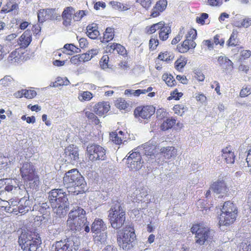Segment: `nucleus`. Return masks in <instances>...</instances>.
<instances>
[{"mask_svg": "<svg viewBox=\"0 0 251 251\" xmlns=\"http://www.w3.org/2000/svg\"><path fill=\"white\" fill-rule=\"evenodd\" d=\"M92 98V94L89 91L83 92L80 93L78 98L80 101H88Z\"/></svg>", "mask_w": 251, "mask_h": 251, "instance_id": "obj_46", "label": "nucleus"}, {"mask_svg": "<svg viewBox=\"0 0 251 251\" xmlns=\"http://www.w3.org/2000/svg\"><path fill=\"white\" fill-rule=\"evenodd\" d=\"M88 14L86 10H79L75 13H74L73 19L75 21H79L82 18Z\"/></svg>", "mask_w": 251, "mask_h": 251, "instance_id": "obj_44", "label": "nucleus"}, {"mask_svg": "<svg viewBox=\"0 0 251 251\" xmlns=\"http://www.w3.org/2000/svg\"><path fill=\"white\" fill-rule=\"evenodd\" d=\"M137 2L140 3L143 7L148 8L151 5V0H137Z\"/></svg>", "mask_w": 251, "mask_h": 251, "instance_id": "obj_64", "label": "nucleus"}, {"mask_svg": "<svg viewBox=\"0 0 251 251\" xmlns=\"http://www.w3.org/2000/svg\"><path fill=\"white\" fill-rule=\"evenodd\" d=\"M63 183L66 188L74 187L79 193L84 192L86 185L84 177L76 169L66 173L63 177Z\"/></svg>", "mask_w": 251, "mask_h": 251, "instance_id": "obj_3", "label": "nucleus"}, {"mask_svg": "<svg viewBox=\"0 0 251 251\" xmlns=\"http://www.w3.org/2000/svg\"><path fill=\"white\" fill-rule=\"evenodd\" d=\"M135 237L134 228L131 226H126L120 231L117 237L118 243L120 248L127 251L135 244Z\"/></svg>", "mask_w": 251, "mask_h": 251, "instance_id": "obj_6", "label": "nucleus"}, {"mask_svg": "<svg viewBox=\"0 0 251 251\" xmlns=\"http://www.w3.org/2000/svg\"><path fill=\"white\" fill-rule=\"evenodd\" d=\"M176 123V120L173 119H167L164 121L161 126V128L163 130H167L171 128Z\"/></svg>", "mask_w": 251, "mask_h": 251, "instance_id": "obj_39", "label": "nucleus"}, {"mask_svg": "<svg viewBox=\"0 0 251 251\" xmlns=\"http://www.w3.org/2000/svg\"><path fill=\"white\" fill-rule=\"evenodd\" d=\"M233 25L238 28H248L251 25V18L249 17H246L241 21L235 20L233 22Z\"/></svg>", "mask_w": 251, "mask_h": 251, "instance_id": "obj_31", "label": "nucleus"}, {"mask_svg": "<svg viewBox=\"0 0 251 251\" xmlns=\"http://www.w3.org/2000/svg\"><path fill=\"white\" fill-rule=\"evenodd\" d=\"M98 234H100L96 237V240L100 242L101 243H104L105 241H106L107 238L106 232L105 231H102L100 233H99Z\"/></svg>", "mask_w": 251, "mask_h": 251, "instance_id": "obj_53", "label": "nucleus"}, {"mask_svg": "<svg viewBox=\"0 0 251 251\" xmlns=\"http://www.w3.org/2000/svg\"><path fill=\"white\" fill-rule=\"evenodd\" d=\"M13 81V79L10 76H5L2 79L0 80V84L3 86H8Z\"/></svg>", "mask_w": 251, "mask_h": 251, "instance_id": "obj_48", "label": "nucleus"}, {"mask_svg": "<svg viewBox=\"0 0 251 251\" xmlns=\"http://www.w3.org/2000/svg\"><path fill=\"white\" fill-rule=\"evenodd\" d=\"M18 7V4L16 3H13L11 2H8L7 3L6 7H3L1 9L0 13H8L11 12L15 9H16Z\"/></svg>", "mask_w": 251, "mask_h": 251, "instance_id": "obj_42", "label": "nucleus"}, {"mask_svg": "<svg viewBox=\"0 0 251 251\" xmlns=\"http://www.w3.org/2000/svg\"><path fill=\"white\" fill-rule=\"evenodd\" d=\"M171 27L168 25L164 24L163 27L160 28V31L159 33V37L160 40L162 41L166 40L169 37V34L171 33Z\"/></svg>", "mask_w": 251, "mask_h": 251, "instance_id": "obj_33", "label": "nucleus"}, {"mask_svg": "<svg viewBox=\"0 0 251 251\" xmlns=\"http://www.w3.org/2000/svg\"><path fill=\"white\" fill-rule=\"evenodd\" d=\"M20 92L22 96H24L27 99H32L36 95V92L34 90H22Z\"/></svg>", "mask_w": 251, "mask_h": 251, "instance_id": "obj_43", "label": "nucleus"}, {"mask_svg": "<svg viewBox=\"0 0 251 251\" xmlns=\"http://www.w3.org/2000/svg\"><path fill=\"white\" fill-rule=\"evenodd\" d=\"M239 251H251V238L244 239L239 245Z\"/></svg>", "mask_w": 251, "mask_h": 251, "instance_id": "obj_34", "label": "nucleus"}, {"mask_svg": "<svg viewBox=\"0 0 251 251\" xmlns=\"http://www.w3.org/2000/svg\"><path fill=\"white\" fill-rule=\"evenodd\" d=\"M116 48H115V50H116V52L120 54L123 55L126 52V50L124 47L122 46L120 44L116 43L115 45Z\"/></svg>", "mask_w": 251, "mask_h": 251, "instance_id": "obj_55", "label": "nucleus"}, {"mask_svg": "<svg viewBox=\"0 0 251 251\" xmlns=\"http://www.w3.org/2000/svg\"><path fill=\"white\" fill-rule=\"evenodd\" d=\"M128 167L131 170H137L141 168L143 161L142 155L138 151L130 153L127 158Z\"/></svg>", "mask_w": 251, "mask_h": 251, "instance_id": "obj_12", "label": "nucleus"}, {"mask_svg": "<svg viewBox=\"0 0 251 251\" xmlns=\"http://www.w3.org/2000/svg\"><path fill=\"white\" fill-rule=\"evenodd\" d=\"M109 57L107 55H103L101 58L100 64L103 69L108 68Z\"/></svg>", "mask_w": 251, "mask_h": 251, "instance_id": "obj_49", "label": "nucleus"}, {"mask_svg": "<svg viewBox=\"0 0 251 251\" xmlns=\"http://www.w3.org/2000/svg\"><path fill=\"white\" fill-rule=\"evenodd\" d=\"M31 41V34L30 31H25L20 37L18 41L20 48L25 49Z\"/></svg>", "mask_w": 251, "mask_h": 251, "instance_id": "obj_24", "label": "nucleus"}, {"mask_svg": "<svg viewBox=\"0 0 251 251\" xmlns=\"http://www.w3.org/2000/svg\"><path fill=\"white\" fill-rule=\"evenodd\" d=\"M108 212L109 220L113 228L119 229L124 225L126 221V210L122 204L118 201H115Z\"/></svg>", "mask_w": 251, "mask_h": 251, "instance_id": "obj_4", "label": "nucleus"}, {"mask_svg": "<svg viewBox=\"0 0 251 251\" xmlns=\"http://www.w3.org/2000/svg\"><path fill=\"white\" fill-rule=\"evenodd\" d=\"M164 24V23L163 22H160L153 24L151 26H147L146 28V32L149 34H152L157 30L160 29L163 26Z\"/></svg>", "mask_w": 251, "mask_h": 251, "instance_id": "obj_35", "label": "nucleus"}, {"mask_svg": "<svg viewBox=\"0 0 251 251\" xmlns=\"http://www.w3.org/2000/svg\"><path fill=\"white\" fill-rule=\"evenodd\" d=\"M48 194L54 213L60 218L64 217L70 209V203L66 192L62 189H54Z\"/></svg>", "mask_w": 251, "mask_h": 251, "instance_id": "obj_1", "label": "nucleus"}, {"mask_svg": "<svg viewBox=\"0 0 251 251\" xmlns=\"http://www.w3.org/2000/svg\"><path fill=\"white\" fill-rule=\"evenodd\" d=\"M65 157L66 161L74 164L79 159L78 149L74 145L68 147L65 150Z\"/></svg>", "mask_w": 251, "mask_h": 251, "instance_id": "obj_14", "label": "nucleus"}, {"mask_svg": "<svg viewBox=\"0 0 251 251\" xmlns=\"http://www.w3.org/2000/svg\"><path fill=\"white\" fill-rule=\"evenodd\" d=\"M49 205L46 202L42 203L39 207V211L43 214H46L47 213V210L49 209Z\"/></svg>", "mask_w": 251, "mask_h": 251, "instance_id": "obj_58", "label": "nucleus"}, {"mask_svg": "<svg viewBox=\"0 0 251 251\" xmlns=\"http://www.w3.org/2000/svg\"><path fill=\"white\" fill-rule=\"evenodd\" d=\"M18 242L24 251H36L41 240L40 239H34L30 235L23 234L20 236Z\"/></svg>", "mask_w": 251, "mask_h": 251, "instance_id": "obj_10", "label": "nucleus"}, {"mask_svg": "<svg viewBox=\"0 0 251 251\" xmlns=\"http://www.w3.org/2000/svg\"><path fill=\"white\" fill-rule=\"evenodd\" d=\"M214 42L217 45H220L221 46H223L225 43V40L223 38H220V35L217 34L214 37Z\"/></svg>", "mask_w": 251, "mask_h": 251, "instance_id": "obj_61", "label": "nucleus"}, {"mask_svg": "<svg viewBox=\"0 0 251 251\" xmlns=\"http://www.w3.org/2000/svg\"><path fill=\"white\" fill-rule=\"evenodd\" d=\"M114 29L110 27H107L103 34L102 42H108L114 38Z\"/></svg>", "mask_w": 251, "mask_h": 251, "instance_id": "obj_36", "label": "nucleus"}, {"mask_svg": "<svg viewBox=\"0 0 251 251\" xmlns=\"http://www.w3.org/2000/svg\"><path fill=\"white\" fill-rule=\"evenodd\" d=\"M67 225L74 233L83 231L88 233L90 230L86 217V211L79 206L73 208L69 213Z\"/></svg>", "mask_w": 251, "mask_h": 251, "instance_id": "obj_2", "label": "nucleus"}, {"mask_svg": "<svg viewBox=\"0 0 251 251\" xmlns=\"http://www.w3.org/2000/svg\"><path fill=\"white\" fill-rule=\"evenodd\" d=\"M190 49H192L190 44L188 41L185 40L183 42L181 45H179L177 46V50L180 53H185Z\"/></svg>", "mask_w": 251, "mask_h": 251, "instance_id": "obj_38", "label": "nucleus"}, {"mask_svg": "<svg viewBox=\"0 0 251 251\" xmlns=\"http://www.w3.org/2000/svg\"><path fill=\"white\" fill-rule=\"evenodd\" d=\"M221 213L237 214V208L233 202L227 201L224 203L221 209Z\"/></svg>", "mask_w": 251, "mask_h": 251, "instance_id": "obj_28", "label": "nucleus"}, {"mask_svg": "<svg viewBox=\"0 0 251 251\" xmlns=\"http://www.w3.org/2000/svg\"><path fill=\"white\" fill-rule=\"evenodd\" d=\"M80 57L81 62H86L91 60V59L93 58V55H90V53L87 52L80 54Z\"/></svg>", "mask_w": 251, "mask_h": 251, "instance_id": "obj_62", "label": "nucleus"}, {"mask_svg": "<svg viewBox=\"0 0 251 251\" xmlns=\"http://www.w3.org/2000/svg\"><path fill=\"white\" fill-rule=\"evenodd\" d=\"M155 111V109L152 105L139 106L134 110V114L136 118L148 119L150 118Z\"/></svg>", "mask_w": 251, "mask_h": 251, "instance_id": "obj_13", "label": "nucleus"}, {"mask_svg": "<svg viewBox=\"0 0 251 251\" xmlns=\"http://www.w3.org/2000/svg\"><path fill=\"white\" fill-rule=\"evenodd\" d=\"M191 230L196 235V243L199 245H204L206 242H211L215 233L208 226L202 224L193 225Z\"/></svg>", "mask_w": 251, "mask_h": 251, "instance_id": "obj_5", "label": "nucleus"}, {"mask_svg": "<svg viewBox=\"0 0 251 251\" xmlns=\"http://www.w3.org/2000/svg\"><path fill=\"white\" fill-rule=\"evenodd\" d=\"M251 94V89L250 88L246 87L243 88L240 93V96L241 97H245Z\"/></svg>", "mask_w": 251, "mask_h": 251, "instance_id": "obj_63", "label": "nucleus"}, {"mask_svg": "<svg viewBox=\"0 0 251 251\" xmlns=\"http://www.w3.org/2000/svg\"><path fill=\"white\" fill-rule=\"evenodd\" d=\"M222 156L227 164H233L234 163L235 155L230 146L222 149Z\"/></svg>", "mask_w": 251, "mask_h": 251, "instance_id": "obj_18", "label": "nucleus"}, {"mask_svg": "<svg viewBox=\"0 0 251 251\" xmlns=\"http://www.w3.org/2000/svg\"><path fill=\"white\" fill-rule=\"evenodd\" d=\"M64 49L66 50L71 51L72 52L76 53L78 52L79 51H80V50L78 48H76L75 46L73 44H65L64 46Z\"/></svg>", "mask_w": 251, "mask_h": 251, "instance_id": "obj_52", "label": "nucleus"}, {"mask_svg": "<svg viewBox=\"0 0 251 251\" xmlns=\"http://www.w3.org/2000/svg\"><path fill=\"white\" fill-rule=\"evenodd\" d=\"M86 29L87 35L91 39H96L99 35V31L97 30L95 24L88 25Z\"/></svg>", "mask_w": 251, "mask_h": 251, "instance_id": "obj_32", "label": "nucleus"}, {"mask_svg": "<svg viewBox=\"0 0 251 251\" xmlns=\"http://www.w3.org/2000/svg\"><path fill=\"white\" fill-rule=\"evenodd\" d=\"M111 140L116 144H122L121 137L118 134L117 132H113L110 134Z\"/></svg>", "mask_w": 251, "mask_h": 251, "instance_id": "obj_47", "label": "nucleus"}, {"mask_svg": "<svg viewBox=\"0 0 251 251\" xmlns=\"http://www.w3.org/2000/svg\"><path fill=\"white\" fill-rule=\"evenodd\" d=\"M85 116L90 120H92L93 121H94L96 124H98L99 123V120L97 118V116L93 113L90 111L85 112Z\"/></svg>", "mask_w": 251, "mask_h": 251, "instance_id": "obj_54", "label": "nucleus"}, {"mask_svg": "<svg viewBox=\"0 0 251 251\" xmlns=\"http://www.w3.org/2000/svg\"><path fill=\"white\" fill-rule=\"evenodd\" d=\"M158 40L154 38H151L149 41L150 49L154 50L158 45Z\"/></svg>", "mask_w": 251, "mask_h": 251, "instance_id": "obj_60", "label": "nucleus"}, {"mask_svg": "<svg viewBox=\"0 0 251 251\" xmlns=\"http://www.w3.org/2000/svg\"><path fill=\"white\" fill-rule=\"evenodd\" d=\"M156 146L149 143H146L139 146L134 151H138L142 156H152L155 153Z\"/></svg>", "mask_w": 251, "mask_h": 251, "instance_id": "obj_16", "label": "nucleus"}, {"mask_svg": "<svg viewBox=\"0 0 251 251\" xmlns=\"http://www.w3.org/2000/svg\"><path fill=\"white\" fill-rule=\"evenodd\" d=\"M86 154L89 161L92 162L105 160L107 158L105 150L102 147L95 144L87 146Z\"/></svg>", "mask_w": 251, "mask_h": 251, "instance_id": "obj_9", "label": "nucleus"}, {"mask_svg": "<svg viewBox=\"0 0 251 251\" xmlns=\"http://www.w3.org/2000/svg\"><path fill=\"white\" fill-rule=\"evenodd\" d=\"M31 202L26 198L24 197L19 201L17 207V214L18 213H25L28 212L31 208Z\"/></svg>", "mask_w": 251, "mask_h": 251, "instance_id": "obj_20", "label": "nucleus"}, {"mask_svg": "<svg viewBox=\"0 0 251 251\" xmlns=\"http://www.w3.org/2000/svg\"><path fill=\"white\" fill-rule=\"evenodd\" d=\"M167 5V1L166 0H159L158 1L152 9L151 16L152 17L158 16L161 12L166 9Z\"/></svg>", "mask_w": 251, "mask_h": 251, "instance_id": "obj_21", "label": "nucleus"}, {"mask_svg": "<svg viewBox=\"0 0 251 251\" xmlns=\"http://www.w3.org/2000/svg\"><path fill=\"white\" fill-rule=\"evenodd\" d=\"M75 11V9L72 7H67L64 9L62 14L63 24L64 26H68L71 25L72 15H74Z\"/></svg>", "mask_w": 251, "mask_h": 251, "instance_id": "obj_19", "label": "nucleus"}, {"mask_svg": "<svg viewBox=\"0 0 251 251\" xmlns=\"http://www.w3.org/2000/svg\"><path fill=\"white\" fill-rule=\"evenodd\" d=\"M46 13V11L44 9L39 11V13H38V19L39 22L43 23L46 20V19H47V17H45Z\"/></svg>", "mask_w": 251, "mask_h": 251, "instance_id": "obj_59", "label": "nucleus"}, {"mask_svg": "<svg viewBox=\"0 0 251 251\" xmlns=\"http://www.w3.org/2000/svg\"><path fill=\"white\" fill-rule=\"evenodd\" d=\"M210 189L215 194L219 195V198H222L227 195L229 190V186L227 184L225 179L220 178L211 184Z\"/></svg>", "mask_w": 251, "mask_h": 251, "instance_id": "obj_11", "label": "nucleus"}, {"mask_svg": "<svg viewBox=\"0 0 251 251\" xmlns=\"http://www.w3.org/2000/svg\"><path fill=\"white\" fill-rule=\"evenodd\" d=\"M237 33L238 32L236 30H233L229 39L227 42V45L228 46H235L236 45L237 42L236 41Z\"/></svg>", "mask_w": 251, "mask_h": 251, "instance_id": "obj_40", "label": "nucleus"}, {"mask_svg": "<svg viewBox=\"0 0 251 251\" xmlns=\"http://www.w3.org/2000/svg\"><path fill=\"white\" fill-rule=\"evenodd\" d=\"M80 246L79 239L76 236H71L57 241L52 245L51 251H77Z\"/></svg>", "mask_w": 251, "mask_h": 251, "instance_id": "obj_7", "label": "nucleus"}, {"mask_svg": "<svg viewBox=\"0 0 251 251\" xmlns=\"http://www.w3.org/2000/svg\"><path fill=\"white\" fill-rule=\"evenodd\" d=\"M26 182V185L35 190H37L39 188L40 181L37 175H33V177H31L25 180Z\"/></svg>", "mask_w": 251, "mask_h": 251, "instance_id": "obj_29", "label": "nucleus"}, {"mask_svg": "<svg viewBox=\"0 0 251 251\" xmlns=\"http://www.w3.org/2000/svg\"><path fill=\"white\" fill-rule=\"evenodd\" d=\"M183 30H184V27H181L180 28V30L178 32V35L175 38H174L173 39V40L172 41L171 43L172 45H175L176 43H177L178 42L180 41V40L182 39L183 35L184 34Z\"/></svg>", "mask_w": 251, "mask_h": 251, "instance_id": "obj_51", "label": "nucleus"}, {"mask_svg": "<svg viewBox=\"0 0 251 251\" xmlns=\"http://www.w3.org/2000/svg\"><path fill=\"white\" fill-rule=\"evenodd\" d=\"M115 105L117 108L120 109L125 110L127 107V103L126 100L122 99L119 98L115 102Z\"/></svg>", "mask_w": 251, "mask_h": 251, "instance_id": "obj_45", "label": "nucleus"}, {"mask_svg": "<svg viewBox=\"0 0 251 251\" xmlns=\"http://www.w3.org/2000/svg\"><path fill=\"white\" fill-rule=\"evenodd\" d=\"M110 106L108 102H100L94 106L95 112L100 116H102L108 112L109 110Z\"/></svg>", "mask_w": 251, "mask_h": 251, "instance_id": "obj_25", "label": "nucleus"}, {"mask_svg": "<svg viewBox=\"0 0 251 251\" xmlns=\"http://www.w3.org/2000/svg\"><path fill=\"white\" fill-rule=\"evenodd\" d=\"M57 84H58V86H63V85H68L69 84L70 82L68 79L65 77L64 78L61 77H58L57 78Z\"/></svg>", "mask_w": 251, "mask_h": 251, "instance_id": "obj_57", "label": "nucleus"}, {"mask_svg": "<svg viewBox=\"0 0 251 251\" xmlns=\"http://www.w3.org/2000/svg\"><path fill=\"white\" fill-rule=\"evenodd\" d=\"M197 31L194 29H191L185 36V41H188L192 49H194L197 44L194 40L197 37Z\"/></svg>", "mask_w": 251, "mask_h": 251, "instance_id": "obj_30", "label": "nucleus"}, {"mask_svg": "<svg viewBox=\"0 0 251 251\" xmlns=\"http://www.w3.org/2000/svg\"><path fill=\"white\" fill-rule=\"evenodd\" d=\"M208 17V15L207 13H203L201 14L200 17L196 18V22L201 25H203L205 23L204 20Z\"/></svg>", "mask_w": 251, "mask_h": 251, "instance_id": "obj_56", "label": "nucleus"}, {"mask_svg": "<svg viewBox=\"0 0 251 251\" xmlns=\"http://www.w3.org/2000/svg\"><path fill=\"white\" fill-rule=\"evenodd\" d=\"M46 11V15L45 17H47V19H55V8H50V9H47L45 10Z\"/></svg>", "mask_w": 251, "mask_h": 251, "instance_id": "obj_50", "label": "nucleus"}, {"mask_svg": "<svg viewBox=\"0 0 251 251\" xmlns=\"http://www.w3.org/2000/svg\"><path fill=\"white\" fill-rule=\"evenodd\" d=\"M237 214L221 213L219 217L220 225L228 226L232 224L236 220Z\"/></svg>", "mask_w": 251, "mask_h": 251, "instance_id": "obj_17", "label": "nucleus"}, {"mask_svg": "<svg viewBox=\"0 0 251 251\" xmlns=\"http://www.w3.org/2000/svg\"><path fill=\"white\" fill-rule=\"evenodd\" d=\"M6 203L7 205L1 206V210L7 213L17 215V212L19 201L11 199L8 201H6Z\"/></svg>", "mask_w": 251, "mask_h": 251, "instance_id": "obj_23", "label": "nucleus"}, {"mask_svg": "<svg viewBox=\"0 0 251 251\" xmlns=\"http://www.w3.org/2000/svg\"><path fill=\"white\" fill-rule=\"evenodd\" d=\"M107 229V227L104 222L100 219H96L93 222L92 226L91 231L93 233L98 234L102 231H105Z\"/></svg>", "mask_w": 251, "mask_h": 251, "instance_id": "obj_22", "label": "nucleus"}, {"mask_svg": "<svg viewBox=\"0 0 251 251\" xmlns=\"http://www.w3.org/2000/svg\"><path fill=\"white\" fill-rule=\"evenodd\" d=\"M20 173L24 180H27V178L33 177V175H36L35 169L32 163L28 162H25L23 164L20 169Z\"/></svg>", "mask_w": 251, "mask_h": 251, "instance_id": "obj_15", "label": "nucleus"}, {"mask_svg": "<svg viewBox=\"0 0 251 251\" xmlns=\"http://www.w3.org/2000/svg\"><path fill=\"white\" fill-rule=\"evenodd\" d=\"M162 78L169 86H173L176 83V80L171 75L168 74H164L162 76Z\"/></svg>", "mask_w": 251, "mask_h": 251, "instance_id": "obj_41", "label": "nucleus"}, {"mask_svg": "<svg viewBox=\"0 0 251 251\" xmlns=\"http://www.w3.org/2000/svg\"><path fill=\"white\" fill-rule=\"evenodd\" d=\"M61 229L55 225H51L48 226V234L50 238L57 236L60 234Z\"/></svg>", "mask_w": 251, "mask_h": 251, "instance_id": "obj_37", "label": "nucleus"}, {"mask_svg": "<svg viewBox=\"0 0 251 251\" xmlns=\"http://www.w3.org/2000/svg\"><path fill=\"white\" fill-rule=\"evenodd\" d=\"M160 151L166 159H169L176 155L177 151L174 147H163Z\"/></svg>", "mask_w": 251, "mask_h": 251, "instance_id": "obj_26", "label": "nucleus"}, {"mask_svg": "<svg viewBox=\"0 0 251 251\" xmlns=\"http://www.w3.org/2000/svg\"><path fill=\"white\" fill-rule=\"evenodd\" d=\"M218 62L222 68L224 70H231L233 68V63L226 56H219Z\"/></svg>", "mask_w": 251, "mask_h": 251, "instance_id": "obj_27", "label": "nucleus"}, {"mask_svg": "<svg viewBox=\"0 0 251 251\" xmlns=\"http://www.w3.org/2000/svg\"><path fill=\"white\" fill-rule=\"evenodd\" d=\"M5 184L3 189H0V199L5 201L11 198L13 194H15L20 190L19 181L17 179L3 178L0 179V184Z\"/></svg>", "mask_w": 251, "mask_h": 251, "instance_id": "obj_8", "label": "nucleus"}]
</instances>
